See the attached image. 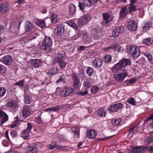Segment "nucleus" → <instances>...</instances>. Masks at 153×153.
<instances>
[{
    "mask_svg": "<svg viewBox=\"0 0 153 153\" xmlns=\"http://www.w3.org/2000/svg\"><path fill=\"white\" fill-rule=\"evenodd\" d=\"M114 67L111 68L112 71L114 73H118V74H114V77L115 79L118 82L122 81L127 76V72L126 70L120 69L117 71H114Z\"/></svg>",
    "mask_w": 153,
    "mask_h": 153,
    "instance_id": "f257e3e1",
    "label": "nucleus"
},
{
    "mask_svg": "<svg viewBox=\"0 0 153 153\" xmlns=\"http://www.w3.org/2000/svg\"><path fill=\"white\" fill-rule=\"evenodd\" d=\"M131 64V62L130 59L123 58L121 59L119 62L114 65V71H117L119 70L120 69H123L122 68L130 65Z\"/></svg>",
    "mask_w": 153,
    "mask_h": 153,
    "instance_id": "f03ea898",
    "label": "nucleus"
},
{
    "mask_svg": "<svg viewBox=\"0 0 153 153\" xmlns=\"http://www.w3.org/2000/svg\"><path fill=\"white\" fill-rule=\"evenodd\" d=\"M52 44V40L51 37H45L42 42L41 49L47 52L51 51V46Z\"/></svg>",
    "mask_w": 153,
    "mask_h": 153,
    "instance_id": "7ed1b4c3",
    "label": "nucleus"
},
{
    "mask_svg": "<svg viewBox=\"0 0 153 153\" xmlns=\"http://www.w3.org/2000/svg\"><path fill=\"white\" fill-rule=\"evenodd\" d=\"M74 89L70 86H68L63 88L60 91L59 95L62 98L66 97L73 93Z\"/></svg>",
    "mask_w": 153,
    "mask_h": 153,
    "instance_id": "20e7f679",
    "label": "nucleus"
},
{
    "mask_svg": "<svg viewBox=\"0 0 153 153\" xmlns=\"http://www.w3.org/2000/svg\"><path fill=\"white\" fill-rule=\"evenodd\" d=\"M129 53L134 59H137L140 55V53L138 48L136 45H131L129 50Z\"/></svg>",
    "mask_w": 153,
    "mask_h": 153,
    "instance_id": "39448f33",
    "label": "nucleus"
},
{
    "mask_svg": "<svg viewBox=\"0 0 153 153\" xmlns=\"http://www.w3.org/2000/svg\"><path fill=\"white\" fill-rule=\"evenodd\" d=\"M32 128V124L30 123H27V127L25 130L23 131L21 134L22 137L25 139H27L29 137V133Z\"/></svg>",
    "mask_w": 153,
    "mask_h": 153,
    "instance_id": "423d86ee",
    "label": "nucleus"
},
{
    "mask_svg": "<svg viewBox=\"0 0 153 153\" xmlns=\"http://www.w3.org/2000/svg\"><path fill=\"white\" fill-rule=\"evenodd\" d=\"M123 104L120 103L110 105L108 108V110L111 112H116L120 110L123 107Z\"/></svg>",
    "mask_w": 153,
    "mask_h": 153,
    "instance_id": "0eeeda50",
    "label": "nucleus"
},
{
    "mask_svg": "<svg viewBox=\"0 0 153 153\" xmlns=\"http://www.w3.org/2000/svg\"><path fill=\"white\" fill-rule=\"evenodd\" d=\"M91 19V16L90 15L87 14L84 15L81 20L78 21L77 24L79 26H83L86 24L88 22L90 21Z\"/></svg>",
    "mask_w": 153,
    "mask_h": 153,
    "instance_id": "6e6552de",
    "label": "nucleus"
},
{
    "mask_svg": "<svg viewBox=\"0 0 153 153\" xmlns=\"http://www.w3.org/2000/svg\"><path fill=\"white\" fill-rule=\"evenodd\" d=\"M38 151L37 144L33 143V145H30L27 147L25 153H37Z\"/></svg>",
    "mask_w": 153,
    "mask_h": 153,
    "instance_id": "1a4fd4ad",
    "label": "nucleus"
},
{
    "mask_svg": "<svg viewBox=\"0 0 153 153\" xmlns=\"http://www.w3.org/2000/svg\"><path fill=\"white\" fill-rule=\"evenodd\" d=\"M126 28L131 31H135L137 29V25L134 20H132L128 22L126 25Z\"/></svg>",
    "mask_w": 153,
    "mask_h": 153,
    "instance_id": "9d476101",
    "label": "nucleus"
},
{
    "mask_svg": "<svg viewBox=\"0 0 153 153\" xmlns=\"http://www.w3.org/2000/svg\"><path fill=\"white\" fill-rule=\"evenodd\" d=\"M1 61L6 65H10L12 63L13 59L10 55H6L2 57L1 59Z\"/></svg>",
    "mask_w": 153,
    "mask_h": 153,
    "instance_id": "9b49d317",
    "label": "nucleus"
},
{
    "mask_svg": "<svg viewBox=\"0 0 153 153\" xmlns=\"http://www.w3.org/2000/svg\"><path fill=\"white\" fill-rule=\"evenodd\" d=\"M65 30V26L63 24L59 25L55 28V33L56 35H60L64 33Z\"/></svg>",
    "mask_w": 153,
    "mask_h": 153,
    "instance_id": "f8f14e48",
    "label": "nucleus"
},
{
    "mask_svg": "<svg viewBox=\"0 0 153 153\" xmlns=\"http://www.w3.org/2000/svg\"><path fill=\"white\" fill-rule=\"evenodd\" d=\"M7 106L10 109L13 111L17 109L18 108V105L16 101L14 100H10L8 102Z\"/></svg>",
    "mask_w": 153,
    "mask_h": 153,
    "instance_id": "ddd939ff",
    "label": "nucleus"
},
{
    "mask_svg": "<svg viewBox=\"0 0 153 153\" xmlns=\"http://www.w3.org/2000/svg\"><path fill=\"white\" fill-rule=\"evenodd\" d=\"M102 64V60L100 58H96L92 61V66L95 68H99L101 67Z\"/></svg>",
    "mask_w": 153,
    "mask_h": 153,
    "instance_id": "4468645a",
    "label": "nucleus"
},
{
    "mask_svg": "<svg viewBox=\"0 0 153 153\" xmlns=\"http://www.w3.org/2000/svg\"><path fill=\"white\" fill-rule=\"evenodd\" d=\"M31 107L29 106H25L22 110V116L26 117L30 115Z\"/></svg>",
    "mask_w": 153,
    "mask_h": 153,
    "instance_id": "2eb2a0df",
    "label": "nucleus"
},
{
    "mask_svg": "<svg viewBox=\"0 0 153 153\" xmlns=\"http://www.w3.org/2000/svg\"><path fill=\"white\" fill-rule=\"evenodd\" d=\"M124 31V28L122 27H119L114 29L112 33V36L116 38L118 36L120 33H122Z\"/></svg>",
    "mask_w": 153,
    "mask_h": 153,
    "instance_id": "dca6fc26",
    "label": "nucleus"
},
{
    "mask_svg": "<svg viewBox=\"0 0 153 153\" xmlns=\"http://www.w3.org/2000/svg\"><path fill=\"white\" fill-rule=\"evenodd\" d=\"M10 7L9 5L7 2H4L0 6V11L3 13L7 11Z\"/></svg>",
    "mask_w": 153,
    "mask_h": 153,
    "instance_id": "f3484780",
    "label": "nucleus"
},
{
    "mask_svg": "<svg viewBox=\"0 0 153 153\" xmlns=\"http://www.w3.org/2000/svg\"><path fill=\"white\" fill-rule=\"evenodd\" d=\"M0 117H2V119L0 123V126L4 123L7 122L8 119V117L7 114L2 110H0Z\"/></svg>",
    "mask_w": 153,
    "mask_h": 153,
    "instance_id": "a211bd4d",
    "label": "nucleus"
},
{
    "mask_svg": "<svg viewBox=\"0 0 153 153\" xmlns=\"http://www.w3.org/2000/svg\"><path fill=\"white\" fill-rule=\"evenodd\" d=\"M97 135V133L96 131L93 129H90L87 132V136L90 139H94Z\"/></svg>",
    "mask_w": 153,
    "mask_h": 153,
    "instance_id": "6ab92c4d",
    "label": "nucleus"
},
{
    "mask_svg": "<svg viewBox=\"0 0 153 153\" xmlns=\"http://www.w3.org/2000/svg\"><path fill=\"white\" fill-rule=\"evenodd\" d=\"M25 31L29 32L32 30L33 27V25L29 21H27L25 23Z\"/></svg>",
    "mask_w": 153,
    "mask_h": 153,
    "instance_id": "aec40b11",
    "label": "nucleus"
},
{
    "mask_svg": "<svg viewBox=\"0 0 153 153\" xmlns=\"http://www.w3.org/2000/svg\"><path fill=\"white\" fill-rule=\"evenodd\" d=\"M65 52L64 51H62L58 54L57 57L54 58V61L56 62L63 60V59L65 57Z\"/></svg>",
    "mask_w": 153,
    "mask_h": 153,
    "instance_id": "412c9836",
    "label": "nucleus"
},
{
    "mask_svg": "<svg viewBox=\"0 0 153 153\" xmlns=\"http://www.w3.org/2000/svg\"><path fill=\"white\" fill-rule=\"evenodd\" d=\"M84 80L83 85L85 88H90L92 85L91 82L92 79L89 78Z\"/></svg>",
    "mask_w": 153,
    "mask_h": 153,
    "instance_id": "4be33fe9",
    "label": "nucleus"
},
{
    "mask_svg": "<svg viewBox=\"0 0 153 153\" xmlns=\"http://www.w3.org/2000/svg\"><path fill=\"white\" fill-rule=\"evenodd\" d=\"M143 146L132 147L131 150L133 153H143L142 150Z\"/></svg>",
    "mask_w": 153,
    "mask_h": 153,
    "instance_id": "5701e85b",
    "label": "nucleus"
},
{
    "mask_svg": "<svg viewBox=\"0 0 153 153\" xmlns=\"http://www.w3.org/2000/svg\"><path fill=\"white\" fill-rule=\"evenodd\" d=\"M42 61L39 59H34L32 62V65L35 67L38 68L42 65Z\"/></svg>",
    "mask_w": 153,
    "mask_h": 153,
    "instance_id": "b1692460",
    "label": "nucleus"
},
{
    "mask_svg": "<svg viewBox=\"0 0 153 153\" xmlns=\"http://www.w3.org/2000/svg\"><path fill=\"white\" fill-rule=\"evenodd\" d=\"M128 13L127 8L126 7L122 8L121 9L120 13V18H123L125 17Z\"/></svg>",
    "mask_w": 153,
    "mask_h": 153,
    "instance_id": "393cba45",
    "label": "nucleus"
},
{
    "mask_svg": "<svg viewBox=\"0 0 153 153\" xmlns=\"http://www.w3.org/2000/svg\"><path fill=\"white\" fill-rule=\"evenodd\" d=\"M107 112V110L104 108H100L97 111V114L98 116L100 117H105Z\"/></svg>",
    "mask_w": 153,
    "mask_h": 153,
    "instance_id": "a878e982",
    "label": "nucleus"
},
{
    "mask_svg": "<svg viewBox=\"0 0 153 153\" xmlns=\"http://www.w3.org/2000/svg\"><path fill=\"white\" fill-rule=\"evenodd\" d=\"M142 150L144 153L146 152H148L150 153H153V146H143Z\"/></svg>",
    "mask_w": 153,
    "mask_h": 153,
    "instance_id": "bb28decb",
    "label": "nucleus"
},
{
    "mask_svg": "<svg viewBox=\"0 0 153 153\" xmlns=\"http://www.w3.org/2000/svg\"><path fill=\"white\" fill-rule=\"evenodd\" d=\"M36 24L37 26L42 27H46L45 22L43 20L37 19L36 21Z\"/></svg>",
    "mask_w": 153,
    "mask_h": 153,
    "instance_id": "cd10ccee",
    "label": "nucleus"
},
{
    "mask_svg": "<svg viewBox=\"0 0 153 153\" xmlns=\"http://www.w3.org/2000/svg\"><path fill=\"white\" fill-rule=\"evenodd\" d=\"M102 60L105 63H108L111 62L112 60V56L111 55L107 54L104 56L102 58Z\"/></svg>",
    "mask_w": 153,
    "mask_h": 153,
    "instance_id": "c85d7f7f",
    "label": "nucleus"
},
{
    "mask_svg": "<svg viewBox=\"0 0 153 153\" xmlns=\"http://www.w3.org/2000/svg\"><path fill=\"white\" fill-rule=\"evenodd\" d=\"M76 11V7L73 4H70L69 7V13L74 16Z\"/></svg>",
    "mask_w": 153,
    "mask_h": 153,
    "instance_id": "c756f323",
    "label": "nucleus"
},
{
    "mask_svg": "<svg viewBox=\"0 0 153 153\" xmlns=\"http://www.w3.org/2000/svg\"><path fill=\"white\" fill-rule=\"evenodd\" d=\"M59 71V69L57 67H55L50 69L48 71V73L50 76H52L56 74Z\"/></svg>",
    "mask_w": 153,
    "mask_h": 153,
    "instance_id": "7c9ffc66",
    "label": "nucleus"
},
{
    "mask_svg": "<svg viewBox=\"0 0 153 153\" xmlns=\"http://www.w3.org/2000/svg\"><path fill=\"white\" fill-rule=\"evenodd\" d=\"M85 6L90 7L94 4V0H83Z\"/></svg>",
    "mask_w": 153,
    "mask_h": 153,
    "instance_id": "2f4dec72",
    "label": "nucleus"
},
{
    "mask_svg": "<svg viewBox=\"0 0 153 153\" xmlns=\"http://www.w3.org/2000/svg\"><path fill=\"white\" fill-rule=\"evenodd\" d=\"M102 17L103 19L105 21V23L108 24L110 22L109 19L110 18V15L108 13H104L102 14Z\"/></svg>",
    "mask_w": 153,
    "mask_h": 153,
    "instance_id": "473e14b6",
    "label": "nucleus"
},
{
    "mask_svg": "<svg viewBox=\"0 0 153 153\" xmlns=\"http://www.w3.org/2000/svg\"><path fill=\"white\" fill-rule=\"evenodd\" d=\"M129 13H134L137 10V6L134 4H129L128 6Z\"/></svg>",
    "mask_w": 153,
    "mask_h": 153,
    "instance_id": "72a5a7b5",
    "label": "nucleus"
},
{
    "mask_svg": "<svg viewBox=\"0 0 153 153\" xmlns=\"http://www.w3.org/2000/svg\"><path fill=\"white\" fill-rule=\"evenodd\" d=\"M50 19L52 23H55L57 21L58 18L57 14L54 13L52 14L50 16Z\"/></svg>",
    "mask_w": 153,
    "mask_h": 153,
    "instance_id": "f704fd0d",
    "label": "nucleus"
},
{
    "mask_svg": "<svg viewBox=\"0 0 153 153\" xmlns=\"http://www.w3.org/2000/svg\"><path fill=\"white\" fill-rule=\"evenodd\" d=\"M112 50L116 51L119 52L122 51L124 49L123 47L118 45H115L113 46Z\"/></svg>",
    "mask_w": 153,
    "mask_h": 153,
    "instance_id": "c9c22d12",
    "label": "nucleus"
},
{
    "mask_svg": "<svg viewBox=\"0 0 153 153\" xmlns=\"http://www.w3.org/2000/svg\"><path fill=\"white\" fill-rule=\"evenodd\" d=\"M121 119L120 118L113 120L111 121L113 125L116 126H119L121 122Z\"/></svg>",
    "mask_w": 153,
    "mask_h": 153,
    "instance_id": "e433bc0d",
    "label": "nucleus"
},
{
    "mask_svg": "<svg viewBox=\"0 0 153 153\" xmlns=\"http://www.w3.org/2000/svg\"><path fill=\"white\" fill-rule=\"evenodd\" d=\"M68 76L66 75H63L60 76L59 79L56 81V82H61L65 83L66 82L67 78H68Z\"/></svg>",
    "mask_w": 153,
    "mask_h": 153,
    "instance_id": "4c0bfd02",
    "label": "nucleus"
},
{
    "mask_svg": "<svg viewBox=\"0 0 153 153\" xmlns=\"http://www.w3.org/2000/svg\"><path fill=\"white\" fill-rule=\"evenodd\" d=\"M86 73L89 76H92L94 74L93 68L91 67H88Z\"/></svg>",
    "mask_w": 153,
    "mask_h": 153,
    "instance_id": "58836bf2",
    "label": "nucleus"
},
{
    "mask_svg": "<svg viewBox=\"0 0 153 153\" xmlns=\"http://www.w3.org/2000/svg\"><path fill=\"white\" fill-rule=\"evenodd\" d=\"M56 62H58L59 63L61 70H63L65 69V68L66 65V63L64 60Z\"/></svg>",
    "mask_w": 153,
    "mask_h": 153,
    "instance_id": "ea45409f",
    "label": "nucleus"
},
{
    "mask_svg": "<svg viewBox=\"0 0 153 153\" xmlns=\"http://www.w3.org/2000/svg\"><path fill=\"white\" fill-rule=\"evenodd\" d=\"M142 42L143 44L150 45L153 42V41L151 40V39L147 38L143 39L142 41Z\"/></svg>",
    "mask_w": 153,
    "mask_h": 153,
    "instance_id": "a19ab883",
    "label": "nucleus"
},
{
    "mask_svg": "<svg viewBox=\"0 0 153 153\" xmlns=\"http://www.w3.org/2000/svg\"><path fill=\"white\" fill-rule=\"evenodd\" d=\"M78 75L82 79H85V76L83 70L82 69L79 70L78 73Z\"/></svg>",
    "mask_w": 153,
    "mask_h": 153,
    "instance_id": "79ce46f5",
    "label": "nucleus"
},
{
    "mask_svg": "<svg viewBox=\"0 0 153 153\" xmlns=\"http://www.w3.org/2000/svg\"><path fill=\"white\" fill-rule=\"evenodd\" d=\"M127 102L128 103L133 105H135L136 104V102L134 98L132 97L129 98L127 100Z\"/></svg>",
    "mask_w": 153,
    "mask_h": 153,
    "instance_id": "37998d69",
    "label": "nucleus"
},
{
    "mask_svg": "<svg viewBox=\"0 0 153 153\" xmlns=\"http://www.w3.org/2000/svg\"><path fill=\"white\" fill-rule=\"evenodd\" d=\"M7 71V68L4 65L0 64V73L3 74L6 73Z\"/></svg>",
    "mask_w": 153,
    "mask_h": 153,
    "instance_id": "c03bdc74",
    "label": "nucleus"
},
{
    "mask_svg": "<svg viewBox=\"0 0 153 153\" xmlns=\"http://www.w3.org/2000/svg\"><path fill=\"white\" fill-rule=\"evenodd\" d=\"M83 41L86 44L89 43L91 41V39L90 38L87 36L86 35H84L83 37Z\"/></svg>",
    "mask_w": 153,
    "mask_h": 153,
    "instance_id": "a18cd8bd",
    "label": "nucleus"
},
{
    "mask_svg": "<svg viewBox=\"0 0 153 153\" xmlns=\"http://www.w3.org/2000/svg\"><path fill=\"white\" fill-rule=\"evenodd\" d=\"M153 141V137H146L144 140V143L146 144H149Z\"/></svg>",
    "mask_w": 153,
    "mask_h": 153,
    "instance_id": "49530a36",
    "label": "nucleus"
},
{
    "mask_svg": "<svg viewBox=\"0 0 153 153\" xmlns=\"http://www.w3.org/2000/svg\"><path fill=\"white\" fill-rule=\"evenodd\" d=\"M37 35H38L36 33L32 32L30 34L28 35L29 38L30 39V41H31L33 39H35Z\"/></svg>",
    "mask_w": 153,
    "mask_h": 153,
    "instance_id": "de8ad7c7",
    "label": "nucleus"
},
{
    "mask_svg": "<svg viewBox=\"0 0 153 153\" xmlns=\"http://www.w3.org/2000/svg\"><path fill=\"white\" fill-rule=\"evenodd\" d=\"M144 55L148 58L150 62H151L153 60L152 55L150 53H145L144 54Z\"/></svg>",
    "mask_w": 153,
    "mask_h": 153,
    "instance_id": "09e8293b",
    "label": "nucleus"
},
{
    "mask_svg": "<svg viewBox=\"0 0 153 153\" xmlns=\"http://www.w3.org/2000/svg\"><path fill=\"white\" fill-rule=\"evenodd\" d=\"M6 89L2 87H0V97H3L6 92Z\"/></svg>",
    "mask_w": 153,
    "mask_h": 153,
    "instance_id": "8fccbe9b",
    "label": "nucleus"
},
{
    "mask_svg": "<svg viewBox=\"0 0 153 153\" xmlns=\"http://www.w3.org/2000/svg\"><path fill=\"white\" fill-rule=\"evenodd\" d=\"M25 102L26 103L29 104L31 102L30 97L28 95H26L25 98Z\"/></svg>",
    "mask_w": 153,
    "mask_h": 153,
    "instance_id": "3c124183",
    "label": "nucleus"
},
{
    "mask_svg": "<svg viewBox=\"0 0 153 153\" xmlns=\"http://www.w3.org/2000/svg\"><path fill=\"white\" fill-rule=\"evenodd\" d=\"M83 34V31L81 30L79 31L77 34L76 37V36H73L72 38V39L74 40H76L78 39L79 37L80 36H82Z\"/></svg>",
    "mask_w": 153,
    "mask_h": 153,
    "instance_id": "603ef678",
    "label": "nucleus"
},
{
    "mask_svg": "<svg viewBox=\"0 0 153 153\" xmlns=\"http://www.w3.org/2000/svg\"><path fill=\"white\" fill-rule=\"evenodd\" d=\"M99 88L98 86H95L92 87L91 88V92L95 93L99 90Z\"/></svg>",
    "mask_w": 153,
    "mask_h": 153,
    "instance_id": "864d4df0",
    "label": "nucleus"
},
{
    "mask_svg": "<svg viewBox=\"0 0 153 153\" xmlns=\"http://www.w3.org/2000/svg\"><path fill=\"white\" fill-rule=\"evenodd\" d=\"M57 149L62 151H65L67 149L68 147L67 146H63L60 145H58L56 146Z\"/></svg>",
    "mask_w": 153,
    "mask_h": 153,
    "instance_id": "5fc2aeb1",
    "label": "nucleus"
},
{
    "mask_svg": "<svg viewBox=\"0 0 153 153\" xmlns=\"http://www.w3.org/2000/svg\"><path fill=\"white\" fill-rule=\"evenodd\" d=\"M74 132L75 134L74 137L76 138H79V131L77 128H75V130L74 131Z\"/></svg>",
    "mask_w": 153,
    "mask_h": 153,
    "instance_id": "6e6d98bb",
    "label": "nucleus"
},
{
    "mask_svg": "<svg viewBox=\"0 0 153 153\" xmlns=\"http://www.w3.org/2000/svg\"><path fill=\"white\" fill-rule=\"evenodd\" d=\"M138 125L137 126H135L134 127L131 128L130 129L129 131V133L128 135H131V137L133 136V133H134V128H136V129H137V128L138 127Z\"/></svg>",
    "mask_w": 153,
    "mask_h": 153,
    "instance_id": "4d7b16f0",
    "label": "nucleus"
},
{
    "mask_svg": "<svg viewBox=\"0 0 153 153\" xmlns=\"http://www.w3.org/2000/svg\"><path fill=\"white\" fill-rule=\"evenodd\" d=\"M25 82V80L24 79L21 80L18 82H16L15 85L17 86H21V87L23 85L24 83Z\"/></svg>",
    "mask_w": 153,
    "mask_h": 153,
    "instance_id": "13d9d810",
    "label": "nucleus"
},
{
    "mask_svg": "<svg viewBox=\"0 0 153 153\" xmlns=\"http://www.w3.org/2000/svg\"><path fill=\"white\" fill-rule=\"evenodd\" d=\"M72 77L74 80H79L76 73H73L72 74Z\"/></svg>",
    "mask_w": 153,
    "mask_h": 153,
    "instance_id": "bf43d9fd",
    "label": "nucleus"
},
{
    "mask_svg": "<svg viewBox=\"0 0 153 153\" xmlns=\"http://www.w3.org/2000/svg\"><path fill=\"white\" fill-rule=\"evenodd\" d=\"M78 6L79 7V9L82 10H84V8L85 7V4L83 3V1L82 2H79Z\"/></svg>",
    "mask_w": 153,
    "mask_h": 153,
    "instance_id": "052dcab7",
    "label": "nucleus"
},
{
    "mask_svg": "<svg viewBox=\"0 0 153 153\" xmlns=\"http://www.w3.org/2000/svg\"><path fill=\"white\" fill-rule=\"evenodd\" d=\"M57 143L55 142H54L51 143L49 146V149L52 150L57 145Z\"/></svg>",
    "mask_w": 153,
    "mask_h": 153,
    "instance_id": "680f3d73",
    "label": "nucleus"
},
{
    "mask_svg": "<svg viewBox=\"0 0 153 153\" xmlns=\"http://www.w3.org/2000/svg\"><path fill=\"white\" fill-rule=\"evenodd\" d=\"M41 114L38 115L36 119V122L38 123H42V121L41 119Z\"/></svg>",
    "mask_w": 153,
    "mask_h": 153,
    "instance_id": "e2e57ef3",
    "label": "nucleus"
},
{
    "mask_svg": "<svg viewBox=\"0 0 153 153\" xmlns=\"http://www.w3.org/2000/svg\"><path fill=\"white\" fill-rule=\"evenodd\" d=\"M2 145L5 147L8 146L10 145L9 143L5 139H4L2 141Z\"/></svg>",
    "mask_w": 153,
    "mask_h": 153,
    "instance_id": "0e129e2a",
    "label": "nucleus"
},
{
    "mask_svg": "<svg viewBox=\"0 0 153 153\" xmlns=\"http://www.w3.org/2000/svg\"><path fill=\"white\" fill-rule=\"evenodd\" d=\"M80 80H74V83L73 84L75 88H76L78 87L79 83Z\"/></svg>",
    "mask_w": 153,
    "mask_h": 153,
    "instance_id": "69168bd1",
    "label": "nucleus"
},
{
    "mask_svg": "<svg viewBox=\"0 0 153 153\" xmlns=\"http://www.w3.org/2000/svg\"><path fill=\"white\" fill-rule=\"evenodd\" d=\"M51 108L52 111H59L60 109V108H59V107L58 106H56L55 107H51Z\"/></svg>",
    "mask_w": 153,
    "mask_h": 153,
    "instance_id": "338daca9",
    "label": "nucleus"
},
{
    "mask_svg": "<svg viewBox=\"0 0 153 153\" xmlns=\"http://www.w3.org/2000/svg\"><path fill=\"white\" fill-rule=\"evenodd\" d=\"M86 48V47L82 46H79L78 47L77 50L78 51H81L84 50Z\"/></svg>",
    "mask_w": 153,
    "mask_h": 153,
    "instance_id": "774afa93",
    "label": "nucleus"
}]
</instances>
